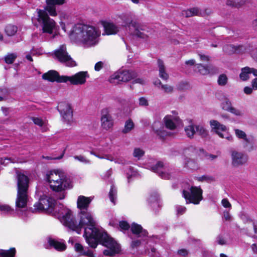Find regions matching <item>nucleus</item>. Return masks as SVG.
I'll use <instances>...</instances> for the list:
<instances>
[{
	"label": "nucleus",
	"instance_id": "338daca9",
	"mask_svg": "<svg viewBox=\"0 0 257 257\" xmlns=\"http://www.w3.org/2000/svg\"><path fill=\"white\" fill-rule=\"evenodd\" d=\"M223 218L225 220L229 221L231 220V217L229 213L226 211L223 212Z\"/></svg>",
	"mask_w": 257,
	"mask_h": 257
},
{
	"label": "nucleus",
	"instance_id": "f8f14e48",
	"mask_svg": "<svg viewBox=\"0 0 257 257\" xmlns=\"http://www.w3.org/2000/svg\"><path fill=\"white\" fill-rule=\"evenodd\" d=\"M57 109L64 122L69 124L74 122L73 110L69 103L66 102H61L59 103Z\"/></svg>",
	"mask_w": 257,
	"mask_h": 257
},
{
	"label": "nucleus",
	"instance_id": "6e6552de",
	"mask_svg": "<svg viewBox=\"0 0 257 257\" xmlns=\"http://www.w3.org/2000/svg\"><path fill=\"white\" fill-rule=\"evenodd\" d=\"M55 59L68 67H73L76 65V62L72 59L67 52L66 47L62 45L54 51Z\"/></svg>",
	"mask_w": 257,
	"mask_h": 257
},
{
	"label": "nucleus",
	"instance_id": "423d86ee",
	"mask_svg": "<svg viewBox=\"0 0 257 257\" xmlns=\"http://www.w3.org/2000/svg\"><path fill=\"white\" fill-rule=\"evenodd\" d=\"M56 212L57 217L64 225L77 232L78 231L77 222L70 209L62 206Z\"/></svg>",
	"mask_w": 257,
	"mask_h": 257
},
{
	"label": "nucleus",
	"instance_id": "0e129e2a",
	"mask_svg": "<svg viewBox=\"0 0 257 257\" xmlns=\"http://www.w3.org/2000/svg\"><path fill=\"white\" fill-rule=\"evenodd\" d=\"M216 241H217L218 244H220V245H224L226 243L225 240L221 236H218L217 237Z\"/></svg>",
	"mask_w": 257,
	"mask_h": 257
},
{
	"label": "nucleus",
	"instance_id": "680f3d73",
	"mask_svg": "<svg viewBox=\"0 0 257 257\" xmlns=\"http://www.w3.org/2000/svg\"><path fill=\"white\" fill-rule=\"evenodd\" d=\"M6 92L5 89L0 88V102L5 100L6 95Z\"/></svg>",
	"mask_w": 257,
	"mask_h": 257
},
{
	"label": "nucleus",
	"instance_id": "dca6fc26",
	"mask_svg": "<svg viewBox=\"0 0 257 257\" xmlns=\"http://www.w3.org/2000/svg\"><path fill=\"white\" fill-rule=\"evenodd\" d=\"M65 76H59L58 72L54 70H50L42 75V78L51 82H65Z\"/></svg>",
	"mask_w": 257,
	"mask_h": 257
},
{
	"label": "nucleus",
	"instance_id": "e433bc0d",
	"mask_svg": "<svg viewBox=\"0 0 257 257\" xmlns=\"http://www.w3.org/2000/svg\"><path fill=\"white\" fill-rule=\"evenodd\" d=\"M5 32L9 36H14L17 32V27L14 25H8L5 29Z\"/></svg>",
	"mask_w": 257,
	"mask_h": 257
},
{
	"label": "nucleus",
	"instance_id": "f257e3e1",
	"mask_svg": "<svg viewBox=\"0 0 257 257\" xmlns=\"http://www.w3.org/2000/svg\"><path fill=\"white\" fill-rule=\"evenodd\" d=\"M78 215L79 221L77 223V233H80L81 229H84L83 236L90 247L95 248L100 242L107 248L103 251L105 255L112 256L119 253L120 250L119 244L105 232L96 227L95 218L90 211L82 210L79 211Z\"/></svg>",
	"mask_w": 257,
	"mask_h": 257
},
{
	"label": "nucleus",
	"instance_id": "393cba45",
	"mask_svg": "<svg viewBox=\"0 0 257 257\" xmlns=\"http://www.w3.org/2000/svg\"><path fill=\"white\" fill-rule=\"evenodd\" d=\"M223 50L224 52L228 54L234 53H243L246 52V49L244 46H234L231 44L225 45L223 48Z\"/></svg>",
	"mask_w": 257,
	"mask_h": 257
},
{
	"label": "nucleus",
	"instance_id": "5fc2aeb1",
	"mask_svg": "<svg viewBox=\"0 0 257 257\" xmlns=\"http://www.w3.org/2000/svg\"><path fill=\"white\" fill-rule=\"evenodd\" d=\"M221 204L222 206L225 208H231V204L230 203L228 199L226 198H224L222 200Z\"/></svg>",
	"mask_w": 257,
	"mask_h": 257
},
{
	"label": "nucleus",
	"instance_id": "ddd939ff",
	"mask_svg": "<svg viewBox=\"0 0 257 257\" xmlns=\"http://www.w3.org/2000/svg\"><path fill=\"white\" fill-rule=\"evenodd\" d=\"M55 201L52 197L46 196L41 198L39 201L34 205L33 212H39L42 210L52 211L55 205Z\"/></svg>",
	"mask_w": 257,
	"mask_h": 257
},
{
	"label": "nucleus",
	"instance_id": "7c9ffc66",
	"mask_svg": "<svg viewBox=\"0 0 257 257\" xmlns=\"http://www.w3.org/2000/svg\"><path fill=\"white\" fill-rule=\"evenodd\" d=\"M135 127L134 123L131 119H127L124 123V128L122 130V133L127 134L134 129Z\"/></svg>",
	"mask_w": 257,
	"mask_h": 257
},
{
	"label": "nucleus",
	"instance_id": "e2e57ef3",
	"mask_svg": "<svg viewBox=\"0 0 257 257\" xmlns=\"http://www.w3.org/2000/svg\"><path fill=\"white\" fill-rule=\"evenodd\" d=\"M83 255H86L88 257H95V255H94L93 252L89 249H87V250H85L83 252Z\"/></svg>",
	"mask_w": 257,
	"mask_h": 257
},
{
	"label": "nucleus",
	"instance_id": "7ed1b4c3",
	"mask_svg": "<svg viewBox=\"0 0 257 257\" xmlns=\"http://www.w3.org/2000/svg\"><path fill=\"white\" fill-rule=\"evenodd\" d=\"M100 34V30L93 26L78 24L73 27L70 37L76 42L91 47L98 43Z\"/></svg>",
	"mask_w": 257,
	"mask_h": 257
},
{
	"label": "nucleus",
	"instance_id": "f3484780",
	"mask_svg": "<svg viewBox=\"0 0 257 257\" xmlns=\"http://www.w3.org/2000/svg\"><path fill=\"white\" fill-rule=\"evenodd\" d=\"M164 122L167 128L173 130L180 123V120L177 115H167L164 118Z\"/></svg>",
	"mask_w": 257,
	"mask_h": 257
},
{
	"label": "nucleus",
	"instance_id": "bf43d9fd",
	"mask_svg": "<svg viewBox=\"0 0 257 257\" xmlns=\"http://www.w3.org/2000/svg\"><path fill=\"white\" fill-rule=\"evenodd\" d=\"M141 244V241L140 240H135L132 242L131 246L132 248H137Z\"/></svg>",
	"mask_w": 257,
	"mask_h": 257
},
{
	"label": "nucleus",
	"instance_id": "412c9836",
	"mask_svg": "<svg viewBox=\"0 0 257 257\" xmlns=\"http://www.w3.org/2000/svg\"><path fill=\"white\" fill-rule=\"evenodd\" d=\"M195 70L202 75L213 74L217 73L218 71L217 68L214 66H205L201 64L196 65Z\"/></svg>",
	"mask_w": 257,
	"mask_h": 257
},
{
	"label": "nucleus",
	"instance_id": "0eeeda50",
	"mask_svg": "<svg viewBox=\"0 0 257 257\" xmlns=\"http://www.w3.org/2000/svg\"><path fill=\"white\" fill-rule=\"evenodd\" d=\"M154 161L155 160L152 159L149 160L148 162V169L158 174L162 179H170L173 177L175 172L166 164H165L161 161H158L155 164V166L149 165L154 163Z\"/></svg>",
	"mask_w": 257,
	"mask_h": 257
},
{
	"label": "nucleus",
	"instance_id": "49530a36",
	"mask_svg": "<svg viewBox=\"0 0 257 257\" xmlns=\"http://www.w3.org/2000/svg\"><path fill=\"white\" fill-rule=\"evenodd\" d=\"M74 158V159L77 160L84 164L90 163V161L89 160L87 159L86 157L82 155L75 156Z\"/></svg>",
	"mask_w": 257,
	"mask_h": 257
},
{
	"label": "nucleus",
	"instance_id": "37998d69",
	"mask_svg": "<svg viewBox=\"0 0 257 257\" xmlns=\"http://www.w3.org/2000/svg\"><path fill=\"white\" fill-rule=\"evenodd\" d=\"M144 154L145 152L142 149L137 148L134 150L133 156L139 160L144 156Z\"/></svg>",
	"mask_w": 257,
	"mask_h": 257
},
{
	"label": "nucleus",
	"instance_id": "a18cd8bd",
	"mask_svg": "<svg viewBox=\"0 0 257 257\" xmlns=\"http://www.w3.org/2000/svg\"><path fill=\"white\" fill-rule=\"evenodd\" d=\"M164 93L170 94L173 92V87L168 84H163L161 87Z\"/></svg>",
	"mask_w": 257,
	"mask_h": 257
},
{
	"label": "nucleus",
	"instance_id": "13d9d810",
	"mask_svg": "<svg viewBox=\"0 0 257 257\" xmlns=\"http://www.w3.org/2000/svg\"><path fill=\"white\" fill-rule=\"evenodd\" d=\"M139 104L141 106H147L148 105V102L147 99L145 97H141L139 99Z\"/></svg>",
	"mask_w": 257,
	"mask_h": 257
},
{
	"label": "nucleus",
	"instance_id": "603ef678",
	"mask_svg": "<svg viewBox=\"0 0 257 257\" xmlns=\"http://www.w3.org/2000/svg\"><path fill=\"white\" fill-rule=\"evenodd\" d=\"M119 227L121 230H126L129 229L130 226L127 222L122 221L119 222Z\"/></svg>",
	"mask_w": 257,
	"mask_h": 257
},
{
	"label": "nucleus",
	"instance_id": "2eb2a0df",
	"mask_svg": "<svg viewBox=\"0 0 257 257\" xmlns=\"http://www.w3.org/2000/svg\"><path fill=\"white\" fill-rule=\"evenodd\" d=\"M232 164L234 166L244 164L247 161V156L241 152L233 151L231 152Z\"/></svg>",
	"mask_w": 257,
	"mask_h": 257
},
{
	"label": "nucleus",
	"instance_id": "6ab92c4d",
	"mask_svg": "<svg viewBox=\"0 0 257 257\" xmlns=\"http://www.w3.org/2000/svg\"><path fill=\"white\" fill-rule=\"evenodd\" d=\"M102 24L104 29L102 35H115L119 31V28L113 23L104 21Z\"/></svg>",
	"mask_w": 257,
	"mask_h": 257
},
{
	"label": "nucleus",
	"instance_id": "4be33fe9",
	"mask_svg": "<svg viewBox=\"0 0 257 257\" xmlns=\"http://www.w3.org/2000/svg\"><path fill=\"white\" fill-rule=\"evenodd\" d=\"M210 124L212 130L217 134L219 137H223V132L227 131V127L226 126L220 123L218 121L215 120H210Z\"/></svg>",
	"mask_w": 257,
	"mask_h": 257
},
{
	"label": "nucleus",
	"instance_id": "09e8293b",
	"mask_svg": "<svg viewBox=\"0 0 257 257\" xmlns=\"http://www.w3.org/2000/svg\"><path fill=\"white\" fill-rule=\"evenodd\" d=\"M75 250L79 252L80 255H82L83 252L85 251L83 246L79 243H76L74 245Z\"/></svg>",
	"mask_w": 257,
	"mask_h": 257
},
{
	"label": "nucleus",
	"instance_id": "1a4fd4ad",
	"mask_svg": "<svg viewBox=\"0 0 257 257\" xmlns=\"http://www.w3.org/2000/svg\"><path fill=\"white\" fill-rule=\"evenodd\" d=\"M137 73L134 71L123 70L117 71L110 77L109 81L112 84H118L120 82H126L136 78Z\"/></svg>",
	"mask_w": 257,
	"mask_h": 257
},
{
	"label": "nucleus",
	"instance_id": "4468645a",
	"mask_svg": "<svg viewBox=\"0 0 257 257\" xmlns=\"http://www.w3.org/2000/svg\"><path fill=\"white\" fill-rule=\"evenodd\" d=\"M89 77V75L87 71H81L71 76H65V82L69 81L73 85H82L86 82L87 78Z\"/></svg>",
	"mask_w": 257,
	"mask_h": 257
},
{
	"label": "nucleus",
	"instance_id": "9b49d317",
	"mask_svg": "<svg viewBox=\"0 0 257 257\" xmlns=\"http://www.w3.org/2000/svg\"><path fill=\"white\" fill-rule=\"evenodd\" d=\"M121 18L123 21L122 25L124 27H133L135 29L134 33L136 36L141 38H146V36L144 34V32H141V31H143L145 30V27L141 26L135 22H133L132 17L131 14L123 15L121 17Z\"/></svg>",
	"mask_w": 257,
	"mask_h": 257
},
{
	"label": "nucleus",
	"instance_id": "a878e982",
	"mask_svg": "<svg viewBox=\"0 0 257 257\" xmlns=\"http://www.w3.org/2000/svg\"><path fill=\"white\" fill-rule=\"evenodd\" d=\"M132 233L136 235L138 237H145L148 235V232L144 229L141 225L136 223H133L131 226Z\"/></svg>",
	"mask_w": 257,
	"mask_h": 257
},
{
	"label": "nucleus",
	"instance_id": "20e7f679",
	"mask_svg": "<svg viewBox=\"0 0 257 257\" xmlns=\"http://www.w3.org/2000/svg\"><path fill=\"white\" fill-rule=\"evenodd\" d=\"M16 180L17 194L16 199V211L19 215L25 216L29 199V179L24 174L17 172Z\"/></svg>",
	"mask_w": 257,
	"mask_h": 257
},
{
	"label": "nucleus",
	"instance_id": "de8ad7c7",
	"mask_svg": "<svg viewBox=\"0 0 257 257\" xmlns=\"http://www.w3.org/2000/svg\"><path fill=\"white\" fill-rule=\"evenodd\" d=\"M164 127L162 129H156L155 131L157 135L160 137L161 138L164 139L165 136L169 135V134L166 132L164 130Z\"/></svg>",
	"mask_w": 257,
	"mask_h": 257
},
{
	"label": "nucleus",
	"instance_id": "9d476101",
	"mask_svg": "<svg viewBox=\"0 0 257 257\" xmlns=\"http://www.w3.org/2000/svg\"><path fill=\"white\" fill-rule=\"evenodd\" d=\"M202 190L198 187H191L189 191L183 190V196L187 203L198 204L202 199Z\"/></svg>",
	"mask_w": 257,
	"mask_h": 257
},
{
	"label": "nucleus",
	"instance_id": "72a5a7b5",
	"mask_svg": "<svg viewBox=\"0 0 257 257\" xmlns=\"http://www.w3.org/2000/svg\"><path fill=\"white\" fill-rule=\"evenodd\" d=\"M117 190L115 186L112 184L111 186L110 190L109 193V197L110 200L114 204H115L116 199Z\"/></svg>",
	"mask_w": 257,
	"mask_h": 257
},
{
	"label": "nucleus",
	"instance_id": "4d7b16f0",
	"mask_svg": "<svg viewBox=\"0 0 257 257\" xmlns=\"http://www.w3.org/2000/svg\"><path fill=\"white\" fill-rule=\"evenodd\" d=\"M33 120L35 124L39 126H42L44 124V122L42 119L38 117H33Z\"/></svg>",
	"mask_w": 257,
	"mask_h": 257
},
{
	"label": "nucleus",
	"instance_id": "052dcab7",
	"mask_svg": "<svg viewBox=\"0 0 257 257\" xmlns=\"http://www.w3.org/2000/svg\"><path fill=\"white\" fill-rule=\"evenodd\" d=\"M198 56L200 57V60L202 61L208 62L210 60V57L207 55L199 53L198 54Z\"/></svg>",
	"mask_w": 257,
	"mask_h": 257
},
{
	"label": "nucleus",
	"instance_id": "473e14b6",
	"mask_svg": "<svg viewBox=\"0 0 257 257\" xmlns=\"http://www.w3.org/2000/svg\"><path fill=\"white\" fill-rule=\"evenodd\" d=\"M185 132L188 137L190 138L193 137L196 133V125L190 124L188 125L185 127Z\"/></svg>",
	"mask_w": 257,
	"mask_h": 257
},
{
	"label": "nucleus",
	"instance_id": "58836bf2",
	"mask_svg": "<svg viewBox=\"0 0 257 257\" xmlns=\"http://www.w3.org/2000/svg\"><path fill=\"white\" fill-rule=\"evenodd\" d=\"M221 107L223 110L228 111L232 107L231 102L228 98H225L221 102Z\"/></svg>",
	"mask_w": 257,
	"mask_h": 257
},
{
	"label": "nucleus",
	"instance_id": "f704fd0d",
	"mask_svg": "<svg viewBox=\"0 0 257 257\" xmlns=\"http://www.w3.org/2000/svg\"><path fill=\"white\" fill-rule=\"evenodd\" d=\"M96 157L100 159H105L109 160L111 162L113 161L115 163H118V164H120V163L123 164V163L122 160H119V159L115 158L113 156H112L111 155H105L104 156H100L99 155H96Z\"/></svg>",
	"mask_w": 257,
	"mask_h": 257
},
{
	"label": "nucleus",
	"instance_id": "8fccbe9b",
	"mask_svg": "<svg viewBox=\"0 0 257 257\" xmlns=\"http://www.w3.org/2000/svg\"><path fill=\"white\" fill-rule=\"evenodd\" d=\"M228 111L236 116H241L243 114V112L241 110L232 106Z\"/></svg>",
	"mask_w": 257,
	"mask_h": 257
},
{
	"label": "nucleus",
	"instance_id": "cd10ccee",
	"mask_svg": "<svg viewBox=\"0 0 257 257\" xmlns=\"http://www.w3.org/2000/svg\"><path fill=\"white\" fill-rule=\"evenodd\" d=\"M236 137L239 139L244 141V147H246L248 144L250 143V140L247 138V135L244 132L239 129L235 128L234 130Z\"/></svg>",
	"mask_w": 257,
	"mask_h": 257
},
{
	"label": "nucleus",
	"instance_id": "5701e85b",
	"mask_svg": "<svg viewBox=\"0 0 257 257\" xmlns=\"http://www.w3.org/2000/svg\"><path fill=\"white\" fill-rule=\"evenodd\" d=\"M92 199L90 197H87L84 196H79L77 200V205L80 211L82 210H88V207Z\"/></svg>",
	"mask_w": 257,
	"mask_h": 257
},
{
	"label": "nucleus",
	"instance_id": "774afa93",
	"mask_svg": "<svg viewBox=\"0 0 257 257\" xmlns=\"http://www.w3.org/2000/svg\"><path fill=\"white\" fill-rule=\"evenodd\" d=\"M252 88L251 87H248V86H246L244 88V92L246 94H250L252 93Z\"/></svg>",
	"mask_w": 257,
	"mask_h": 257
},
{
	"label": "nucleus",
	"instance_id": "39448f33",
	"mask_svg": "<svg viewBox=\"0 0 257 257\" xmlns=\"http://www.w3.org/2000/svg\"><path fill=\"white\" fill-rule=\"evenodd\" d=\"M46 178L53 191H61L72 187L70 180L60 170H53L48 172Z\"/></svg>",
	"mask_w": 257,
	"mask_h": 257
},
{
	"label": "nucleus",
	"instance_id": "aec40b11",
	"mask_svg": "<svg viewBox=\"0 0 257 257\" xmlns=\"http://www.w3.org/2000/svg\"><path fill=\"white\" fill-rule=\"evenodd\" d=\"M101 123L102 127L106 130L110 128L113 126V119L111 115L106 111H103L102 112Z\"/></svg>",
	"mask_w": 257,
	"mask_h": 257
},
{
	"label": "nucleus",
	"instance_id": "4c0bfd02",
	"mask_svg": "<svg viewBox=\"0 0 257 257\" xmlns=\"http://www.w3.org/2000/svg\"><path fill=\"white\" fill-rule=\"evenodd\" d=\"M0 211L3 214H12L14 210L8 205L0 204Z\"/></svg>",
	"mask_w": 257,
	"mask_h": 257
},
{
	"label": "nucleus",
	"instance_id": "b1692460",
	"mask_svg": "<svg viewBox=\"0 0 257 257\" xmlns=\"http://www.w3.org/2000/svg\"><path fill=\"white\" fill-rule=\"evenodd\" d=\"M252 74L254 76L257 77V70L253 68L245 67L241 70L239 77L242 81H246L249 78V75Z\"/></svg>",
	"mask_w": 257,
	"mask_h": 257
},
{
	"label": "nucleus",
	"instance_id": "c85d7f7f",
	"mask_svg": "<svg viewBox=\"0 0 257 257\" xmlns=\"http://www.w3.org/2000/svg\"><path fill=\"white\" fill-rule=\"evenodd\" d=\"M148 202L152 207L155 208L159 206V195L154 193L151 194L148 198Z\"/></svg>",
	"mask_w": 257,
	"mask_h": 257
},
{
	"label": "nucleus",
	"instance_id": "79ce46f5",
	"mask_svg": "<svg viewBox=\"0 0 257 257\" xmlns=\"http://www.w3.org/2000/svg\"><path fill=\"white\" fill-rule=\"evenodd\" d=\"M244 2L241 0H227L226 4L231 7H237L242 5Z\"/></svg>",
	"mask_w": 257,
	"mask_h": 257
},
{
	"label": "nucleus",
	"instance_id": "a211bd4d",
	"mask_svg": "<svg viewBox=\"0 0 257 257\" xmlns=\"http://www.w3.org/2000/svg\"><path fill=\"white\" fill-rule=\"evenodd\" d=\"M48 243L49 245L59 251H64L67 247L65 241L62 239H58L51 237L48 238Z\"/></svg>",
	"mask_w": 257,
	"mask_h": 257
},
{
	"label": "nucleus",
	"instance_id": "69168bd1",
	"mask_svg": "<svg viewBox=\"0 0 257 257\" xmlns=\"http://www.w3.org/2000/svg\"><path fill=\"white\" fill-rule=\"evenodd\" d=\"M60 19L61 21H64V20H68L70 18V16L68 15H67V14L64 13H61L60 14Z\"/></svg>",
	"mask_w": 257,
	"mask_h": 257
},
{
	"label": "nucleus",
	"instance_id": "f03ea898",
	"mask_svg": "<svg viewBox=\"0 0 257 257\" xmlns=\"http://www.w3.org/2000/svg\"><path fill=\"white\" fill-rule=\"evenodd\" d=\"M65 2L66 0H46V6L44 10L37 9L35 19L42 27L44 33L52 34L56 27V23L49 17L47 12L52 17L57 16L56 5H62Z\"/></svg>",
	"mask_w": 257,
	"mask_h": 257
},
{
	"label": "nucleus",
	"instance_id": "a19ab883",
	"mask_svg": "<svg viewBox=\"0 0 257 257\" xmlns=\"http://www.w3.org/2000/svg\"><path fill=\"white\" fill-rule=\"evenodd\" d=\"M185 166L191 169H196L198 167L197 163L194 160L187 159L185 161Z\"/></svg>",
	"mask_w": 257,
	"mask_h": 257
},
{
	"label": "nucleus",
	"instance_id": "6e6d98bb",
	"mask_svg": "<svg viewBox=\"0 0 257 257\" xmlns=\"http://www.w3.org/2000/svg\"><path fill=\"white\" fill-rule=\"evenodd\" d=\"M104 66V63L102 61H99L96 63L94 66V69L96 71L100 70Z\"/></svg>",
	"mask_w": 257,
	"mask_h": 257
},
{
	"label": "nucleus",
	"instance_id": "ea45409f",
	"mask_svg": "<svg viewBox=\"0 0 257 257\" xmlns=\"http://www.w3.org/2000/svg\"><path fill=\"white\" fill-rule=\"evenodd\" d=\"M228 82V78L227 76L224 74L220 75L218 77L217 82L220 86L225 85Z\"/></svg>",
	"mask_w": 257,
	"mask_h": 257
},
{
	"label": "nucleus",
	"instance_id": "c9c22d12",
	"mask_svg": "<svg viewBox=\"0 0 257 257\" xmlns=\"http://www.w3.org/2000/svg\"><path fill=\"white\" fill-rule=\"evenodd\" d=\"M196 133L202 138H205L208 135V131L201 125H196Z\"/></svg>",
	"mask_w": 257,
	"mask_h": 257
},
{
	"label": "nucleus",
	"instance_id": "bb28decb",
	"mask_svg": "<svg viewBox=\"0 0 257 257\" xmlns=\"http://www.w3.org/2000/svg\"><path fill=\"white\" fill-rule=\"evenodd\" d=\"M159 77L165 81L169 79V74L166 71V67L163 61L158 59L157 61Z\"/></svg>",
	"mask_w": 257,
	"mask_h": 257
},
{
	"label": "nucleus",
	"instance_id": "2f4dec72",
	"mask_svg": "<svg viewBox=\"0 0 257 257\" xmlns=\"http://www.w3.org/2000/svg\"><path fill=\"white\" fill-rule=\"evenodd\" d=\"M15 253V248H12L10 250L0 249V256L2 257H14Z\"/></svg>",
	"mask_w": 257,
	"mask_h": 257
},
{
	"label": "nucleus",
	"instance_id": "864d4df0",
	"mask_svg": "<svg viewBox=\"0 0 257 257\" xmlns=\"http://www.w3.org/2000/svg\"><path fill=\"white\" fill-rule=\"evenodd\" d=\"M223 137H220L221 138H225L229 141H231V142L233 141V138L231 135L229 134L227 130L225 132H223Z\"/></svg>",
	"mask_w": 257,
	"mask_h": 257
},
{
	"label": "nucleus",
	"instance_id": "3c124183",
	"mask_svg": "<svg viewBox=\"0 0 257 257\" xmlns=\"http://www.w3.org/2000/svg\"><path fill=\"white\" fill-rule=\"evenodd\" d=\"M175 208L177 214L180 215L184 214L186 210V207L182 206L177 205Z\"/></svg>",
	"mask_w": 257,
	"mask_h": 257
},
{
	"label": "nucleus",
	"instance_id": "c756f323",
	"mask_svg": "<svg viewBox=\"0 0 257 257\" xmlns=\"http://www.w3.org/2000/svg\"><path fill=\"white\" fill-rule=\"evenodd\" d=\"M182 14L185 17H190L195 15H199V11L198 8H193L186 11H183Z\"/></svg>",
	"mask_w": 257,
	"mask_h": 257
},
{
	"label": "nucleus",
	"instance_id": "c03bdc74",
	"mask_svg": "<svg viewBox=\"0 0 257 257\" xmlns=\"http://www.w3.org/2000/svg\"><path fill=\"white\" fill-rule=\"evenodd\" d=\"M16 57L17 55L14 53L9 54L7 56H6L5 58V60L6 63L12 64L14 62Z\"/></svg>",
	"mask_w": 257,
	"mask_h": 257
}]
</instances>
